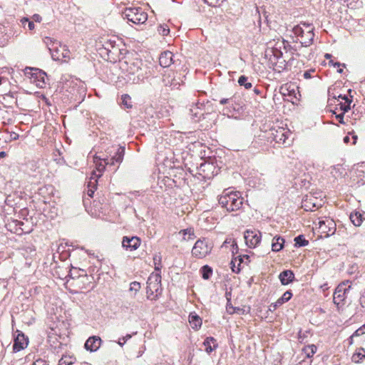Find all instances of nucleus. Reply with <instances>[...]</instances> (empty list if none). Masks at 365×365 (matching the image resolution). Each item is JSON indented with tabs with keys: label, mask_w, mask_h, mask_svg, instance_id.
<instances>
[{
	"label": "nucleus",
	"mask_w": 365,
	"mask_h": 365,
	"mask_svg": "<svg viewBox=\"0 0 365 365\" xmlns=\"http://www.w3.org/2000/svg\"><path fill=\"white\" fill-rule=\"evenodd\" d=\"M254 91L257 94H259L260 93V91L257 88H255Z\"/></svg>",
	"instance_id": "obj_64"
},
{
	"label": "nucleus",
	"mask_w": 365,
	"mask_h": 365,
	"mask_svg": "<svg viewBox=\"0 0 365 365\" xmlns=\"http://www.w3.org/2000/svg\"><path fill=\"white\" fill-rule=\"evenodd\" d=\"M319 229L320 232L325 234L326 236L329 237L334 235L336 232V223L335 222L329 218L320 220L319 222Z\"/></svg>",
	"instance_id": "obj_12"
},
{
	"label": "nucleus",
	"mask_w": 365,
	"mask_h": 365,
	"mask_svg": "<svg viewBox=\"0 0 365 365\" xmlns=\"http://www.w3.org/2000/svg\"><path fill=\"white\" fill-rule=\"evenodd\" d=\"M214 101H219L221 105H227V106L225 108L224 111L225 112H231L233 110H239L240 104L237 103V98L235 95H229L226 97H221L220 98H214Z\"/></svg>",
	"instance_id": "obj_10"
},
{
	"label": "nucleus",
	"mask_w": 365,
	"mask_h": 365,
	"mask_svg": "<svg viewBox=\"0 0 365 365\" xmlns=\"http://www.w3.org/2000/svg\"><path fill=\"white\" fill-rule=\"evenodd\" d=\"M108 56L116 55L120 52V48L115 40L108 39L103 45Z\"/></svg>",
	"instance_id": "obj_22"
},
{
	"label": "nucleus",
	"mask_w": 365,
	"mask_h": 365,
	"mask_svg": "<svg viewBox=\"0 0 365 365\" xmlns=\"http://www.w3.org/2000/svg\"><path fill=\"white\" fill-rule=\"evenodd\" d=\"M277 44H276L272 48H268L265 51V56L267 58L269 57V59L270 58H272L273 61H279L282 60V57L283 56L282 51H281V46H277Z\"/></svg>",
	"instance_id": "obj_20"
},
{
	"label": "nucleus",
	"mask_w": 365,
	"mask_h": 365,
	"mask_svg": "<svg viewBox=\"0 0 365 365\" xmlns=\"http://www.w3.org/2000/svg\"><path fill=\"white\" fill-rule=\"evenodd\" d=\"M205 4L210 6H217L221 4L223 0H203Z\"/></svg>",
	"instance_id": "obj_45"
},
{
	"label": "nucleus",
	"mask_w": 365,
	"mask_h": 365,
	"mask_svg": "<svg viewBox=\"0 0 365 365\" xmlns=\"http://www.w3.org/2000/svg\"><path fill=\"white\" fill-rule=\"evenodd\" d=\"M182 232H183L184 235H186L187 233L189 234V237H188V239H190V238H191V237H190V236H191V235H194L193 232H191V230H182Z\"/></svg>",
	"instance_id": "obj_56"
},
{
	"label": "nucleus",
	"mask_w": 365,
	"mask_h": 365,
	"mask_svg": "<svg viewBox=\"0 0 365 365\" xmlns=\"http://www.w3.org/2000/svg\"><path fill=\"white\" fill-rule=\"evenodd\" d=\"M161 292L162 287L160 273H152L147 280V298L150 300H157L161 294Z\"/></svg>",
	"instance_id": "obj_4"
},
{
	"label": "nucleus",
	"mask_w": 365,
	"mask_h": 365,
	"mask_svg": "<svg viewBox=\"0 0 365 365\" xmlns=\"http://www.w3.org/2000/svg\"><path fill=\"white\" fill-rule=\"evenodd\" d=\"M245 240L249 247H255L261 241V233L259 231L247 230L245 233Z\"/></svg>",
	"instance_id": "obj_15"
},
{
	"label": "nucleus",
	"mask_w": 365,
	"mask_h": 365,
	"mask_svg": "<svg viewBox=\"0 0 365 365\" xmlns=\"http://www.w3.org/2000/svg\"><path fill=\"white\" fill-rule=\"evenodd\" d=\"M280 307V306L275 302L274 303H272L269 305V310L271 311V312H273L275 309H277V307Z\"/></svg>",
	"instance_id": "obj_53"
},
{
	"label": "nucleus",
	"mask_w": 365,
	"mask_h": 365,
	"mask_svg": "<svg viewBox=\"0 0 365 365\" xmlns=\"http://www.w3.org/2000/svg\"><path fill=\"white\" fill-rule=\"evenodd\" d=\"M132 337V335L131 334H126L125 336L122 337V338H120L119 340L118 341V345H120V346H123L124 345V344L128 340L130 339V338Z\"/></svg>",
	"instance_id": "obj_47"
},
{
	"label": "nucleus",
	"mask_w": 365,
	"mask_h": 365,
	"mask_svg": "<svg viewBox=\"0 0 365 365\" xmlns=\"http://www.w3.org/2000/svg\"><path fill=\"white\" fill-rule=\"evenodd\" d=\"M322 206V200H318L312 195H306V198L302 202V207L306 211H313L314 209H319Z\"/></svg>",
	"instance_id": "obj_14"
},
{
	"label": "nucleus",
	"mask_w": 365,
	"mask_h": 365,
	"mask_svg": "<svg viewBox=\"0 0 365 365\" xmlns=\"http://www.w3.org/2000/svg\"><path fill=\"white\" fill-rule=\"evenodd\" d=\"M112 148L115 150V154L110 158L108 156L106 158H101L97 155H94L93 162L96 164V170L93 171L91 179H96L101 176L102 173L106 169L107 165H115L118 164L117 168L123 162L125 155V147L123 146H113Z\"/></svg>",
	"instance_id": "obj_1"
},
{
	"label": "nucleus",
	"mask_w": 365,
	"mask_h": 365,
	"mask_svg": "<svg viewBox=\"0 0 365 365\" xmlns=\"http://www.w3.org/2000/svg\"><path fill=\"white\" fill-rule=\"evenodd\" d=\"M231 296H232L231 291H230V292L227 291L225 292V297H226V299H227L228 302H230Z\"/></svg>",
	"instance_id": "obj_57"
},
{
	"label": "nucleus",
	"mask_w": 365,
	"mask_h": 365,
	"mask_svg": "<svg viewBox=\"0 0 365 365\" xmlns=\"http://www.w3.org/2000/svg\"><path fill=\"white\" fill-rule=\"evenodd\" d=\"M239 258H243V263L245 264H248L250 262V256L248 255H238Z\"/></svg>",
	"instance_id": "obj_50"
},
{
	"label": "nucleus",
	"mask_w": 365,
	"mask_h": 365,
	"mask_svg": "<svg viewBox=\"0 0 365 365\" xmlns=\"http://www.w3.org/2000/svg\"><path fill=\"white\" fill-rule=\"evenodd\" d=\"M360 304L362 307H365V293H363L359 299Z\"/></svg>",
	"instance_id": "obj_55"
},
{
	"label": "nucleus",
	"mask_w": 365,
	"mask_h": 365,
	"mask_svg": "<svg viewBox=\"0 0 365 365\" xmlns=\"http://www.w3.org/2000/svg\"><path fill=\"white\" fill-rule=\"evenodd\" d=\"M215 342L216 339L212 336L207 337L205 339L203 342V346H205V351L207 354H210L213 350H215L217 348V344H214L213 346H211V343L215 344Z\"/></svg>",
	"instance_id": "obj_29"
},
{
	"label": "nucleus",
	"mask_w": 365,
	"mask_h": 365,
	"mask_svg": "<svg viewBox=\"0 0 365 365\" xmlns=\"http://www.w3.org/2000/svg\"><path fill=\"white\" fill-rule=\"evenodd\" d=\"M6 155V152L1 151L0 152V158H4Z\"/></svg>",
	"instance_id": "obj_59"
},
{
	"label": "nucleus",
	"mask_w": 365,
	"mask_h": 365,
	"mask_svg": "<svg viewBox=\"0 0 365 365\" xmlns=\"http://www.w3.org/2000/svg\"><path fill=\"white\" fill-rule=\"evenodd\" d=\"M364 359H365V349L361 347L354 354L352 360L356 363H359Z\"/></svg>",
	"instance_id": "obj_34"
},
{
	"label": "nucleus",
	"mask_w": 365,
	"mask_h": 365,
	"mask_svg": "<svg viewBox=\"0 0 365 365\" xmlns=\"http://www.w3.org/2000/svg\"><path fill=\"white\" fill-rule=\"evenodd\" d=\"M269 67H272V68L274 71H280L281 70H284L287 66V62L282 57V60L279 61H273L272 58H270L269 59Z\"/></svg>",
	"instance_id": "obj_27"
},
{
	"label": "nucleus",
	"mask_w": 365,
	"mask_h": 365,
	"mask_svg": "<svg viewBox=\"0 0 365 365\" xmlns=\"http://www.w3.org/2000/svg\"><path fill=\"white\" fill-rule=\"evenodd\" d=\"M140 245V239L138 237L125 236L122 240V246L127 250L133 251L137 250Z\"/></svg>",
	"instance_id": "obj_16"
},
{
	"label": "nucleus",
	"mask_w": 365,
	"mask_h": 365,
	"mask_svg": "<svg viewBox=\"0 0 365 365\" xmlns=\"http://www.w3.org/2000/svg\"><path fill=\"white\" fill-rule=\"evenodd\" d=\"M284 244V238L275 236L272 242V250L273 252H279L283 249Z\"/></svg>",
	"instance_id": "obj_28"
},
{
	"label": "nucleus",
	"mask_w": 365,
	"mask_h": 365,
	"mask_svg": "<svg viewBox=\"0 0 365 365\" xmlns=\"http://www.w3.org/2000/svg\"><path fill=\"white\" fill-rule=\"evenodd\" d=\"M200 273L204 279H209L212 274V269L208 265H204L200 269Z\"/></svg>",
	"instance_id": "obj_35"
},
{
	"label": "nucleus",
	"mask_w": 365,
	"mask_h": 365,
	"mask_svg": "<svg viewBox=\"0 0 365 365\" xmlns=\"http://www.w3.org/2000/svg\"><path fill=\"white\" fill-rule=\"evenodd\" d=\"M189 323L193 329L198 330L202 326V319L195 312L189 315Z\"/></svg>",
	"instance_id": "obj_26"
},
{
	"label": "nucleus",
	"mask_w": 365,
	"mask_h": 365,
	"mask_svg": "<svg viewBox=\"0 0 365 365\" xmlns=\"http://www.w3.org/2000/svg\"><path fill=\"white\" fill-rule=\"evenodd\" d=\"M271 138L276 143L285 145L287 144V140L289 135V132L284 128H278V129L271 130Z\"/></svg>",
	"instance_id": "obj_13"
},
{
	"label": "nucleus",
	"mask_w": 365,
	"mask_h": 365,
	"mask_svg": "<svg viewBox=\"0 0 365 365\" xmlns=\"http://www.w3.org/2000/svg\"><path fill=\"white\" fill-rule=\"evenodd\" d=\"M243 263V258H239L238 256L234 257L231 261V269L235 273H239L241 270L240 266Z\"/></svg>",
	"instance_id": "obj_30"
},
{
	"label": "nucleus",
	"mask_w": 365,
	"mask_h": 365,
	"mask_svg": "<svg viewBox=\"0 0 365 365\" xmlns=\"http://www.w3.org/2000/svg\"><path fill=\"white\" fill-rule=\"evenodd\" d=\"M232 250H234V249H235V247H236V249H237V244H236L235 242H233V244L232 245Z\"/></svg>",
	"instance_id": "obj_61"
},
{
	"label": "nucleus",
	"mask_w": 365,
	"mask_h": 365,
	"mask_svg": "<svg viewBox=\"0 0 365 365\" xmlns=\"http://www.w3.org/2000/svg\"><path fill=\"white\" fill-rule=\"evenodd\" d=\"M336 118L339 120V123L344 124V113L336 115Z\"/></svg>",
	"instance_id": "obj_54"
},
{
	"label": "nucleus",
	"mask_w": 365,
	"mask_h": 365,
	"mask_svg": "<svg viewBox=\"0 0 365 365\" xmlns=\"http://www.w3.org/2000/svg\"><path fill=\"white\" fill-rule=\"evenodd\" d=\"M317 347L314 344H310L302 349V353L308 360L311 359L313 355L317 352Z\"/></svg>",
	"instance_id": "obj_31"
},
{
	"label": "nucleus",
	"mask_w": 365,
	"mask_h": 365,
	"mask_svg": "<svg viewBox=\"0 0 365 365\" xmlns=\"http://www.w3.org/2000/svg\"><path fill=\"white\" fill-rule=\"evenodd\" d=\"M141 66H143V61L138 58H128L124 61H120V68L126 73L128 80L130 76H133Z\"/></svg>",
	"instance_id": "obj_7"
},
{
	"label": "nucleus",
	"mask_w": 365,
	"mask_h": 365,
	"mask_svg": "<svg viewBox=\"0 0 365 365\" xmlns=\"http://www.w3.org/2000/svg\"><path fill=\"white\" fill-rule=\"evenodd\" d=\"M349 219L354 226L359 227L363 220H365V212H361L359 211L351 212Z\"/></svg>",
	"instance_id": "obj_24"
},
{
	"label": "nucleus",
	"mask_w": 365,
	"mask_h": 365,
	"mask_svg": "<svg viewBox=\"0 0 365 365\" xmlns=\"http://www.w3.org/2000/svg\"><path fill=\"white\" fill-rule=\"evenodd\" d=\"M219 204L227 212L239 210L243 205V198L240 192H227L225 190L220 196Z\"/></svg>",
	"instance_id": "obj_2"
},
{
	"label": "nucleus",
	"mask_w": 365,
	"mask_h": 365,
	"mask_svg": "<svg viewBox=\"0 0 365 365\" xmlns=\"http://www.w3.org/2000/svg\"><path fill=\"white\" fill-rule=\"evenodd\" d=\"M205 112L202 108V105L200 106L198 104L192 105L190 108V115L193 122H199L202 118H204Z\"/></svg>",
	"instance_id": "obj_19"
},
{
	"label": "nucleus",
	"mask_w": 365,
	"mask_h": 365,
	"mask_svg": "<svg viewBox=\"0 0 365 365\" xmlns=\"http://www.w3.org/2000/svg\"><path fill=\"white\" fill-rule=\"evenodd\" d=\"M312 359H303L299 362L297 365H312Z\"/></svg>",
	"instance_id": "obj_52"
},
{
	"label": "nucleus",
	"mask_w": 365,
	"mask_h": 365,
	"mask_svg": "<svg viewBox=\"0 0 365 365\" xmlns=\"http://www.w3.org/2000/svg\"><path fill=\"white\" fill-rule=\"evenodd\" d=\"M338 98H341L345 101L344 103H340L339 105L340 106V109L343 111L344 114L351 109V101L349 100L348 97L346 96H342L339 95Z\"/></svg>",
	"instance_id": "obj_33"
},
{
	"label": "nucleus",
	"mask_w": 365,
	"mask_h": 365,
	"mask_svg": "<svg viewBox=\"0 0 365 365\" xmlns=\"http://www.w3.org/2000/svg\"><path fill=\"white\" fill-rule=\"evenodd\" d=\"M140 284L138 282H133L130 284V291L135 292V294L140 290Z\"/></svg>",
	"instance_id": "obj_44"
},
{
	"label": "nucleus",
	"mask_w": 365,
	"mask_h": 365,
	"mask_svg": "<svg viewBox=\"0 0 365 365\" xmlns=\"http://www.w3.org/2000/svg\"><path fill=\"white\" fill-rule=\"evenodd\" d=\"M34 19H35V20H36V21H39V19H40V16H39V15H38V14H35V15L34 16Z\"/></svg>",
	"instance_id": "obj_60"
},
{
	"label": "nucleus",
	"mask_w": 365,
	"mask_h": 365,
	"mask_svg": "<svg viewBox=\"0 0 365 365\" xmlns=\"http://www.w3.org/2000/svg\"><path fill=\"white\" fill-rule=\"evenodd\" d=\"M353 138H354L353 144H355L356 141V139H357V137L356 135H353Z\"/></svg>",
	"instance_id": "obj_62"
},
{
	"label": "nucleus",
	"mask_w": 365,
	"mask_h": 365,
	"mask_svg": "<svg viewBox=\"0 0 365 365\" xmlns=\"http://www.w3.org/2000/svg\"><path fill=\"white\" fill-rule=\"evenodd\" d=\"M96 182V179H95V182H92L91 181H90L88 185L87 193H88V195L89 197H93V195L94 194V192H95V190H96V185H95Z\"/></svg>",
	"instance_id": "obj_41"
},
{
	"label": "nucleus",
	"mask_w": 365,
	"mask_h": 365,
	"mask_svg": "<svg viewBox=\"0 0 365 365\" xmlns=\"http://www.w3.org/2000/svg\"><path fill=\"white\" fill-rule=\"evenodd\" d=\"M43 41L51 52L52 58L53 60H58L59 56H58V46L59 45V42L56 40H53L51 37H45Z\"/></svg>",
	"instance_id": "obj_17"
},
{
	"label": "nucleus",
	"mask_w": 365,
	"mask_h": 365,
	"mask_svg": "<svg viewBox=\"0 0 365 365\" xmlns=\"http://www.w3.org/2000/svg\"><path fill=\"white\" fill-rule=\"evenodd\" d=\"M262 176H252L250 180V183L252 184V185L258 189L262 188V187L265 185V181L264 178H261Z\"/></svg>",
	"instance_id": "obj_32"
},
{
	"label": "nucleus",
	"mask_w": 365,
	"mask_h": 365,
	"mask_svg": "<svg viewBox=\"0 0 365 365\" xmlns=\"http://www.w3.org/2000/svg\"><path fill=\"white\" fill-rule=\"evenodd\" d=\"M28 345V340L22 333L17 334L14 339L13 349L14 351H19L26 348Z\"/></svg>",
	"instance_id": "obj_21"
},
{
	"label": "nucleus",
	"mask_w": 365,
	"mask_h": 365,
	"mask_svg": "<svg viewBox=\"0 0 365 365\" xmlns=\"http://www.w3.org/2000/svg\"><path fill=\"white\" fill-rule=\"evenodd\" d=\"M292 297V293L290 290L285 292L283 295L277 300V303L282 306L284 303L287 302Z\"/></svg>",
	"instance_id": "obj_36"
},
{
	"label": "nucleus",
	"mask_w": 365,
	"mask_h": 365,
	"mask_svg": "<svg viewBox=\"0 0 365 365\" xmlns=\"http://www.w3.org/2000/svg\"><path fill=\"white\" fill-rule=\"evenodd\" d=\"M150 73L149 68L143 63V66H140L133 76H130L128 81H131L134 84H139L148 78Z\"/></svg>",
	"instance_id": "obj_11"
},
{
	"label": "nucleus",
	"mask_w": 365,
	"mask_h": 365,
	"mask_svg": "<svg viewBox=\"0 0 365 365\" xmlns=\"http://www.w3.org/2000/svg\"><path fill=\"white\" fill-rule=\"evenodd\" d=\"M212 248L211 244L205 239L198 240L192 247V255L196 258L202 259L211 252Z\"/></svg>",
	"instance_id": "obj_8"
},
{
	"label": "nucleus",
	"mask_w": 365,
	"mask_h": 365,
	"mask_svg": "<svg viewBox=\"0 0 365 365\" xmlns=\"http://www.w3.org/2000/svg\"><path fill=\"white\" fill-rule=\"evenodd\" d=\"M153 261H154V264H155V269L156 271H158L160 273V269L162 267V266L160 264V262H161L160 256L155 255L153 257Z\"/></svg>",
	"instance_id": "obj_42"
},
{
	"label": "nucleus",
	"mask_w": 365,
	"mask_h": 365,
	"mask_svg": "<svg viewBox=\"0 0 365 365\" xmlns=\"http://www.w3.org/2000/svg\"><path fill=\"white\" fill-rule=\"evenodd\" d=\"M344 140V142L345 143H349V142L350 138H349V137L348 135H346V136H345V137L344 138V140Z\"/></svg>",
	"instance_id": "obj_58"
},
{
	"label": "nucleus",
	"mask_w": 365,
	"mask_h": 365,
	"mask_svg": "<svg viewBox=\"0 0 365 365\" xmlns=\"http://www.w3.org/2000/svg\"><path fill=\"white\" fill-rule=\"evenodd\" d=\"M292 31L294 34L299 38L302 46L307 47L310 46L314 37V26L312 24L302 22L300 24L295 26Z\"/></svg>",
	"instance_id": "obj_3"
},
{
	"label": "nucleus",
	"mask_w": 365,
	"mask_h": 365,
	"mask_svg": "<svg viewBox=\"0 0 365 365\" xmlns=\"http://www.w3.org/2000/svg\"><path fill=\"white\" fill-rule=\"evenodd\" d=\"M32 365H48L47 362L43 359H37L36 360Z\"/></svg>",
	"instance_id": "obj_51"
},
{
	"label": "nucleus",
	"mask_w": 365,
	"mask_h": 365,
	"mask_svg": "<svg viewBox=\"0 0 365 365\" xmlns=\"http://www.w3.org/2000/svg\"><path fill=\"white\" fill-rule=\"evenodd\" d=\"M364 334H365V324L359 327L358 329H356L354 331V333L351 335V339H352L354 336H359Z\"/></svg>",
	"instance_id": "obj_46"
},
{
	"label": "nucleus",
	"mask_w": 365,
	"mask_h": 365,
	"mask_svg": "<svg viewBox=\"0 0 365 365\" xmlns=\"http://www.w3.org/2000/svg\"><path fill=\"white\" fill-rule=\"evenodd\" d=\"M247 77L245 76H241L238 79V83L241 86H244L246 89L252 88V85L250 82H247Z\"/></svg>",
	"instance_id": "obj_39"
},
{
	"label": "nucleus",
	"mask_w": 365,
	"mask_h": 365,
	"mask_svg": "<svg viewBox=\"0 0 365 365\" xmlns=\"http://www.w3.org/2000/svg\"><path fill=\"white\" fill-rule=\"evenodd\" d=\"M279 278L283 285H287L294 279V274L291 270H284L279 274Z\"/></svg>",
	"instance_id": "obj_25"
},
{
	"label": "nucleus",
	"mask_w": 365,
	"mask_h": 365,
	"mask_svg": "<svg viewBox=\"0 0 365 365\" xmlns=\"http://www.w3.org/2000/svg\"><path fill=\"white\" fill-rule=\"evenodd\" d=\"M25 75L33 79V82L36 86L43 88L46 86L45 77L46 74L44 71L38 68H26Z\"/></svg>",
	"instance_id": "obj_9"
},
{
	"label": "nucleus",
	"mask_w": 365,
	"mask_h": 365,
	"mask_svg": "<svg viewBox=\"0 0 365 365\" xmlns=\"http://www.w3.org/2000/svg\"><path fill=\"white\" fill-rule=\"evenodd\" d=\"M351 282L349 280H346L340 283L336 288L334 293L333 301L334 303L339 307L340 305L344 304V301L346 297L347 293L351 288Z\"/></svg>",
	"instance_id": "obj_6"
},
{
	"label": "nucleus",
	"mask_w": 365,
	"mask_h": 365,
	"mask_svg": "<svg viewBox=\"0 0 365 365\" xmlns=\"http://www.w3.org/2000/svg\"><path fill=\"white\" fill-rule=\"evenodd\" d=\"M315 69H309L308 71H304L303 73V76L305 79H309L312 78V73H314Z\"/></svg>",
	"instance_id": "obj_49"
},
{
	"label": "nucleus",
	"mask_w": 365,
	"mask_h": 365,
	"mask_svg": "<svg viewBox=\"0 0 365 365\" xmlns=\"http://www.w3.org/2000/svg\"><path fill=\"white\" fill-rule=\"evenodd\" d=\"M102 343V340L99 336H93L89 337L85 343V349L90 351H97Z\"/></svg>",
	"instance_id": "obj_18"
},
{
	"label": "nucleus",
	"mask_w": 365,
	"mask_h": 365,
	"mask_svg": "<svg viewBox=\"0 0 365 365\" xmlns=\"http://www.w3.org/2000/svg\"><path fill=\"white\" fill-rule=\"evenodd\" d=\"M122 105L126 108H131L132 101L131 98L128 94H123L121 96Z\"/></svg>",
	"instance_id": "obj_38"
},
{
	"label": "nucleus",
	"mask_w": 365,
	"mask_h": 365,
	"mask_svg": "<svg viewBox=\"0 0 365 365\" xmlns=\"http://www.w3.org/2000/svg\"><path fill=\"white\" fill-rule=\"evenodd\" d=\"M334 66L339 67L341 66V63L339 62H336L334 64Z\"/></svg>",
	"instance_id": "obj_63"
},
{
	"label": "nucleus",
	"mask_w": 365,
	"mask_h": 365,
	"mask_svg": "<svg viewBox=\"0 0 365 365\" xmlns=\"http://www.w3.org/2000/svg\"><path fill=\"white\" fill-rule=\"evenodd\" d=\"M71 364L72 361L71 360L68 361L66 356L62 357L58 361V365H70Z\"/></svg>",
	"instance_id": "obj_48"
},
{
	"label": "nucleus",
	"mask_w": 365,
	"mask_h": 365,
	"mask_svg": "<svg viewBox=\"0 0 365 365\" xmlns=\"http://www.w3.org/2000/svg\"><path fill=\"white\" fill-rule=\"evenodd\" d=\"M158 32L163 36H168L170 33V29L167 24H160L158 26Z\"/></svg>",
	"instance_id": "obj_40"
},
{
	"label": "nucleus",
	"mask_w": 365,
	"mask_h": 365,
	"mask_svg": "<svg viewBox=\"0 0 365 365\" xmlns=\"http://www.w3.org/2000/svg\"><path fill=\"white\" fill-rule=\"evenodd\" d=\"M173 53L169 51L163 52L159 57V63L163 68L169 67L173 63Z\"/></svg>",
	"instance_id": "obj_23"
},
{
	"label": "nucleus",
	"mask_w": 365,
	"mask_h": 365,
	"mask_svg": "<svg viewBox=\"0 0 365 365\" xmlns=\"http://www.w3.org/2000/svg\"><path fill=\"white\" fill-rule=\"evenodd\" d=\"M296 247H305L309 245V241L305 239L303 235H299L294 238Z\"/></svg>",
	"instance_id": "obj_37"
},
{
	"label": "nucleus",
	"mask_w": 365,
	"mask_h": 365,
	"mask_svg": "<svg viewBox=\"0 0 365 365\" xmlns=\"http://www.w3.org/2000/svg\"><path fill=\"white\" fill-rule=\"evenodd\" d=\"M123 16L134 24H143L148 20V14L141 8H126Z\"/></svg>",
	"instance_id": "obj_5"
},
{
	"label": "nucleus",
	"mask_w": 365,
	"mask_h": 365,
	"mask_svg": "<svg viewBox=\"0 0 365 365\" xmlns=\"http://www.w3.org/2000/svg\"><path fill=\"white\" fill-rule=\"evenodd\" d=\"M21 24L22 26L25 28L26 27V24L28 25V28H29V30L31 31L34 29V24L33 21H29V19L27 18H23L21 20Z\"/></svg>",
	"instance_id": "obj_43"
}]
</instances>
